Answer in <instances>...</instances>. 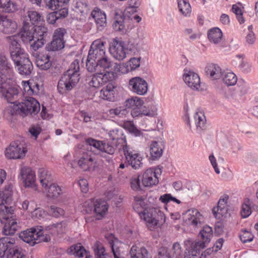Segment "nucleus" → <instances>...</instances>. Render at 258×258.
Wrapping results in <instances>:
<instances>
[{"label":"nucleus","instance_id":"1","mask_svg":"<svg viewBox=\"0 0 258 258\" xmlns=\"http://www.w3.org/2000/svg\"><path fill=\"white\" fill-rule=\"evenodd\" d=\"M12 185L9 184L0 191V221L4 224L3 230L6 236L0 238V258H26L22 248H16L15 238L9 237L14 234L18 225L13 217L14 209L9 207L12 201Z\"/></svg>","mask_w":258,"mask_h":258},{"label":"nucleus","instance_id":"2","mask_svg":"<svg viewBox=\"0 0 258 258\" xmlns=\"http://www.w3.org/2000/svg\"><path fill=\"white\" fill-rule=\"evenodd\" d=\"M15 77L12 80L4 79L0 82V98L5 99L10 103H16L15 109L17 113L22 116L36 114L40 110V103L34 98L25 97V99L21 102L14 100L17 98L19 89L13 87L15 83Z\"/></svg>","mask_w":258,"mask_h":258},{"label":"nucleus","instance_id":"3","mask_svg":"<svg viewBox=\"0 0 258 258\" xmlns=\"http://www.w3.org/2000/svg\"><path fill=\"white\" fill-rule=\"evenodd\" d=\"M129 4L130 8L126 10L124 13L119 14L116 13L114 18V22L112 24L113 29L115 31L121 34H125L129 30L134 27V22L139 23L141 21V18L136 14L129 15L130 9H133L137 7L138 4L135 0H131Z\"/></svg>","mask_w":258,"mask_h":258},{"label":"nucleus","instance_id":"4","mask_svg":"<svg viewBox=\"0 0 258 258\" xmlns=\"http://www.w3.org/2000/svg\"><path fill=\"white\" fill-rule=\"evenodd\" d=\"M80 76L79 61L75 59L59 80L57 84L58 92L63 94L71 90L79 81Z\"/></svg>","mask_w":258,"mask_h":258},{"label":"nucleus","instance_id":"5","mask_svg":"<svg viewBox=\"0 0 258 258\" xmlns=\"http://www.w3.org/2000/svg\"><path fill=\"white\" fill-rule=\"evenodd\" d=\"M134 201L133 208L139 214L140 217L153 226L157 225L159 219L156 217V210L155 209L147 210L145 199L142 196H135Z\"/></svg>","mask_w":258,"mask_h":258},{"label":"nucleus","instance_id":"6","mask_svg":"<svg viewBox=\"0 0 258 258\" xmlns=\"http://www.w3.org/2000/svg\"><path fill=\"white\" fill-rule=\"evenodd\" d=\"M44 233L42 226H37L22 232L19 234V237L30 246H34L42 241L48 242L50 240V235Z\"/></svg>","mask_w":258,"mask_h":258},{"label":"nucleus","instance_id":"7","mask_svg":"<svg viewBox=\"0 0 258 258\" xmlns=\"http://www.w3.org/2000/svg\"><path fill=\"white\" fill-rule=\"evenodd\" d=\"M122 150L125 158L126 163L128 165L135 170L143 168L144 158L137 151L126 144L123 146Z\"/></svg>","mask_w":258,"mask_h":258},{"label":"nucleus","instance_id":"8","mask_svg":"<svg viewBox=\"0 0 258 258\" xmlns=\"http://www.w3.org/2000/svg\"><path fill=\"white\" fill-rule=\"evenodd\" d=\"M15 38L14 36L10 37L11 44L10 49L11 58L14 62L15 65H19L21 62L29 58V55L23 49L21 48L20 43Z\"/></svg>","mask_w":258,"mask_h":258},{"label":"nucleus","instance_id":"9","mask_svg":"<svg viewBox=\"0 0 258 258\" xmlns=\"http://www.w3.org/2000/svg\"><path fill=\"white\" fill-rule=\"evenodd\" d=\"M27 151L21 141L16 140L6 149L5 156L10 159H21L25 156Z\"/></svg>","mask_w":258,"mask_h":258},{"label":"nucleus","instance_id":"10","mask_svg":"<svg viewBox=\"0 0 258 258\" xmlns=\"http://www.w3.org/2000/svg\"><path fill=\"white\" fill-rule=\"evenodd\" d=\"M31 30L34 33V41L31 44V50H37L45 42V38L47 34V28L44 26H32Z\"/></svg>","mask_w":258,"mask_h":258},{"label":"nucleus","instance_id":"11","mask_svg":"<svg viewBox=\"0 0 258 258\" xmlns=\"http://www.w3.org/2000/svg\"><path fill=\"white\" fill-rule=\"evenodd\" d=\"M213 236L212 228L209 226H204L199 234V237L201 240L191 242L190 240L185 241L187 246L188 244H193V247L198 248H205L206 245L210 242L211 238Z\"/></svg>","mask_w":258,"mask_h":258},{"label":"nucleus","instance_id":"12","mask_svg":"<svg viewBox=\"0 0 258 258\" xmlns=\"http://www.w3.org/2000/svg\"><path fill=\"white\" fill-rule=\"evenodd\" d=\"M15 74L11 63L4 55H0V82L4 79L12 80Z\"/></svg>","mask_w":258,"mask_h":258},{"label":"nucleus","instance_id":"13","mask_svg":"<svg viewBox=\"0 0 258 258\" xmlns=\"http://www.w3.org/2000/svg\"><path fill=\"white\" fill-rule=\"evenodd\" d=\"M70 0H44L46 7L58 12L59 16L66 17L68 15V3Z\"/></svg>","mask_w":258,"mask_h":258},{"label":"nucleus","instance_id":"14","mask_svg":"<svg viewBox=\"0 0 258 258\" xmlns=\"http://www.w3.org/2000/svg\"><path fill=\"white\" fill-rule=\"evenodd\" d=\"M128 88L134 93L139 95H144L148 91V85L144 79L139 77H136L130 80Z\"/></svg>","mask_w":258,"mask_h":258},{"label":"nucleus","instance_id":"15","mask_svg":"<svg viewBox=\"0 0 258 258\" xmlns=\"http://www.w3.org/2000/svg\"><path fill=\"white\" fill-rule=\"evenodd\" d=\"M109 51L111 55L118 60H122L126 57L127 49L124 42L121 40L114 39L110 45Z\"/></svg>","mask_w":258,"mask_h":258},{"label":"nucleus","instance_id":"16","mask_svg":"<svg viewBox=\"0 0 258 258\" xmlns=\"http://www.w3.org/2000/svg\"><path fill=\"white\" fill-rule=\"evenodd\" d=\"M105 42L101 39H97L91 44L88 54L90 58L96 59L98 60L105 56L106 49L105 47Z\"/></svg>","mask_w":258,"mask_h":258},{"label":"nucleus","instance_id":"17","mask_svg":"<svg viewBox=\"0 0 258 258\" xmlns=\"http://www.w3.org/2000/svg\"><path fill=\"white\" fill-rule=\"evenodd\" d=\"M20 174L26 187H33L36 189V176L35 172L30 167L21 168Z\"/></svg>","mask_w":258,"mask_h":258},{"label":"nucleus","instance_id":"18","mask_svg":"<svg viewBox=\"0 0 258 258\" xmlns=\"http://www.w3.org/2000/svg\"><path fill=\"white\" fill-rule=\"evenodd\" d=\"M183 79L189 87L198 90L200 87V78L198 74L185 68L183 70Z\"/></svg>","mask_w":258,"mask_h":258},{"label":"nucleus","instance_id":"19","mask_svg":"<svg viewBox=\"0 0 258 258\" xmlns=\"http://www.w3.org/2000/svg\"><path fill=\"white\" fill-rule=\"evenodd\" d=\"M79 166L84 171H87L94 165L97 164V160L92 152L87 151L83 153L81 157L78 161Z\"/></svg>","mask_w":258,"mask_h":258},{"label":"nucleus","instance_id":"20","mask_svg":"<svg viewBox=\"0 0 258 258\" xmlns=\"http://www.w3.org/2000/svg\"><path fill=\"white\" fill-rule=\"evenodd\" d=\"M17 23L8 16L0 14V31L5 34H11L15 32Z\"/></svg>","mask_w":258,"mask_h":258},{"label":"nucleus","instance_id":"21","mask_svg":"<svg viewBox=\"0 0 258 258\" xmlns=\"http://www.w3.org/2000/svg\"><path fill=\"white\" fill-rule=\"evenodd\" d=\"M157 108L155 105L151 106L150 108H147L146 106L144 108L142 106H137L132 109L131 114L133 118H137L143 115L153 117L157 115Z\"/></svg>","mask_w":258,"mask_h":258},{"label":"nucleus","instance_id":"22","mask_svg":"<svg viewBox=\"0 0 258 258\" xmlns=\"http://www.w3.org/2000/svg\"><path fill=\"white\" fill-rule=\"evenodd\" d=\"M158 182V178L154 169L149 168L144 172L142 178V183L144 187H152Z\"/></svg>","mask_w":258,"mask_h":258},{"label":"nucleus","instance_id":"23","mask_svg":"<svg viewBox=\"0 0 258 258\" xmlns=\"http://www.w3.org/2000/svg\"><path fill=\"white\" fill-rule=\"evenodd\" d=\"M25 20L23 22V25L20 32L22 40L25 43H29L31 49V44L34 41V33L33 30H31L32 25Z\"/></svg>","mask_w":258,"mask_h":258},{"label":"nucleus","instance_id":"24","mask_svg":"<svg viewBox=\"0 0 258 258\" xmlns=\"http://www.w3.org/2000/svg\"><path fill=\"white\" fill-rule=\"evenodd\" d=\"M190 247L188 250V254L184 256V258H208L211 254L216 253L214 247L207 248L205 251L200 254L201 250L204 248H195L193 244H188Z\"/></svg>","mask_w":258,"mask_h":258},{"label":"nucleus","instance_id":"25","mask_svg":"<svg viewBox=\"0 0 258 258\" xmlns=\"http://www.w3.org/2000/svg\"><path fill=\"white\" fill-rule=\"evenodd\" d=\"M98 69H102L103 71L114 70L115 71H121V64H118L111 61L106 55L98 60Z\"/></svg>","mask_w":258,"mask_h":258},{"label":"nucleus","instance_id":"26","mask_svg":"<svg viewBox=\"0 0 258 258\" xmlns=\"http://www.w3.org/2000/svg\"><path fill=\"white\" fill-rule=\"evenodd\" d=\"M228 196H224L218 201L217 206L214 207L212 212L216 218H220V216H224L227 212Z\"/></svg>","mask_w":258,"mask_h":258},{"label":"nucleus","instance_id":"27","mask_svg":"<svg viewBox=\"0 0 258 258\" xmlns=\"http://www.w3.org/2000/svg\"><path fill=\"white\" fill-rule=\"evenodd\" d=\"M187 220L193 227L201 226L203 221V217L196 209H189L186 213Z\"/></svg>","mask_w":258,"mask_h":258},{"label":"nucleus","instance_id":"28","mask_svg":"<svg viewBox=\"0 0 258 258\" xmlns=\"http://www.w3.org/2000/svg\"><path fill=\"white\" fill-rule=\"evenodd\" d=\"M131 258H152L147 249L139 244L133 245L130 251Z\"/></svg>","mask_w":258,"mask_h":258},{"label":"nucleus","instance_id":"29","mask_svg":"<svg viewBox=\"0 0 258 258\" xmlns=\"http://www.w3.org/2000/svg\"><path fill=\"white\" fill-rule=\"evenodd\" d=\"M68 253L78 258H91L89 252L80 243L71 246Z\"/></svg>","mask_w":258,"mask_h":258},{"label":"nucleus","instance_id":"30","mask_svg":"<svg viewBox=\"0 0 258 258\" xmlns=\"http://www.w3.org/2000/svg\"><path fill=\"white\" fill-rule=\"evenodd\" d=\"M72 9L81 15H85L89 13L90 6L86 0H74L72 4Z\"/></svg>","mask_w":258,"mask_h":258},{"label":"nucleus","instance_id":"31","mask_svg":"<svg viewBox=\"0 0 258 258\" xmlns=\"http://www.w3.org/2000/svg\"><path fill=\"white\" fill-rule=\"evenodd\" d=\"M38 175L40 182L42 186L44 188H46L48 185L53 183L51 174L45 168H40L38 170Z\"/></svg>","mask_w":258,"mask_h":258},{"label":"nucleus","instance_id":"32","mask_svg":"<svg viewBox=\"0 0 258 258\" xmlns=\"http://www.w3.org/2000/svg\"><path fill=\"white\" fill-rule=\"evenodd\" d=\"M91 16L94 19L98 27H104L106 25V16L103 11L96 7L91 12Z\"/></svg>","mask_w":258,"mask_h":258},{"label":"nucleus","instance_id":"33","mask_svg":"<svg viewBox=\"0 0 258 258\" xmlns=\"http://www.w3.org/2000/svg\"><path fill=\"white\" fill-rule=\"evenodd\" d=\"M17 68L19 73L25 76H29L33 70V66L29 58L19 63V65H15Z\"/></svg>","mask_w":258,"mask_h":258},{"label":"nucleus","instance_id":"34","mask_svg":"<svg viewBox=\"0 0 258 258\" xmlns=\"http://www.w3.org/2000/svg\"><path fill=\"white\" fill-rule=\"evenodd\" d=\"M108 205L106 202L102 200H97L94 203V212L95 213L97 219H102L108 210Z\"/></svg>","mask_w":258,"mask_h":258},{"label":"nucleus","instance_id":"35","mask_svg":"<svg viewBox=\"0 0 258 258\" xmlns=\"http://www.w3.org/2000/svg\"><path fill=\"white\" fill-rule=\"evenodd\" d=\"M115 87L113 84L109 83L100 91V97L109 101H114L115 100Z\"/></svg>","mask_w":258,"mask_h":258},{"label":"nucleus","instance_id":"36","mask_svg":"<svg viewBox=\"0 0 258 258\" xmlns=\"http://www.w3.org/2000/svg\"><path fill=\"white\" fill-rule=\"evenodd\" d=\"M205 72L207 75L214 80L221 78L223 73L221 72V68L214 63L208 64L205 68Z\"/></svg>","mask_w":258,"mask_h":258},{"label":"nucleus","instance_id":"37","mask_svg":"<svg viewBox=\"0 0 258 258\" xmlns=\"http://www.w3.org/2000/svg\"><path fill=\"white\" fill-rule=\"evenodd\" d=\"M48 198L56 199L63 193V189L57 183H52L45 188Z\"/></svg>","mask_w":258,"mask_h":258},{"label":"nucleus","instance_id":"38","mask_svg":"<svg viewBox=\"0 0 258 258\" xmlns=\"http://www.w3.org/2000/svg\"><path fill=\"white\" fill-rule=\"evenodd\" d=\"M140 66V58L133 57L125 64H121L122 67L121 69V73H127L129 72L135 70Z\"/></svg>","mask_w":258,"mask_h":258},{"label":"nucleus","instance_id":"39","mask_svg":"<svg viewBox=\"0 0 258 258\" xmlns=\"http://www.w3.org/2000/svg\"><path fill=\"white\" fill-rule=\"evenodd\" d=\"M258 207L255 205L253 202L249 199H245L241 206L240 211L241 215L242 218H246L249 216L252 212V209H255Z\"/></svg>","mask_w":258,"mask_h":258},{"label":"nucleus","instance_id":"40","mask_svg":"<svg viewBox=\"0 0 258 258\" xmlns=\"http://www.w3.org/2000/svg\"><path fill=\"white\" fill-rule=\"evenodd\" d=\"M37 67L41 70H48L52 66L48 54H43L38 56L36 60Z\"/></svg>","mask_w":258,"mask_h":258},{"label":"nucleus","instance_id":"41","mask_svg":"<svg viewBox=\"0 0 258 258\" xmlns=\"http://www.w3.org/2000/svg\"><path fill=\"white\" fill-rule=\"evenodd\" d=\"M223 33L220 29L218 27L210 29L208 32L209 40L214 44L219 43L222 39Z\"/></svg>","mask_w":258,"mask_h":258},{"label":"nucleus","instance_id":"42","mask_svg":"<svg viewBox=\"0 0 258 258\" xmlns=\"http://www.w3.org/2000/svg\"><path fill=\"white\" fill-rule=\"evenodd\" d=\"M163 144L156 141L153 142L150 145V152L153 159L161 156L163 153Z\"/></svg>","mask_w":258,"mask_h":258},{"label":"nucleus","instance_id":"43","mask_svg":"<svg viewBox=\"0 0 258 258\" xmlns=\"http://www.w3.org/2000/svg\"><path fill=\"white\" fill-rule=\"evenodd\" d=\"M18 10V6L11 0H0V11L13 13Z\"/></svg>","mask_w":258,"mask_h":258},{"label":"nucleus","instance_id":"44","mask_svg":"<svg viewBox=\"0 0 258 258\" xmlns=\"http://www.w3.org/2000/svg\"><path fill=\"white\" fill-rule=\"evenodd\" d=\"M224 84L227 86H234L238 81L236 75L231 71H224L221 76Z\"/></svg>","mask_w":258,"mask_h":258},{"label":"nucleus","instance_id":"45","mask_svg":"<svg viewBox=\"0 0 258 258\" xmlns=\"http://www.w3.org/2000/svg\"><path fill=\"white\" fill-rule=\"evenodd\" d=\"M179 12L184 17H189L191 8L188 0H177Z\"/></svg>","mask_w":258,"mask_h":258},{"label":"nucleus","instance_id":"46","mask_svg":"<svg viewBox=\"0 0 258 258\" xmlns=\"http://www.w3.org/2000/svg\"><path fill=\"white\" fill-rule=\"evenodd\" d=\"M95 258H113L105 252V249L101 243L96 241L93 246Z\"/></svg>","mask_w":258,"mask_h":258},{"label":"nucleus","instance_id":"47","mask_svg":"<svg viewBox=\"0 0 258 258\" xmlns=\"http://www.w3.org/2000/svg\"><path fill=\"white\" fill-rule=\"evenodd\" d=\"M24 90L28 95L37 94L39 91V86L37 84H30L29 81L23 82Z\"/></svg>","mask_w":258,"mask_h":258},{"label":"nucleus","instance_id":"48","mask_svg":"<svg viewBox=\"0 0 258 258\" xmlns=\"http://www.w3.org/2000/svg\"><path fill=\"white\" fill-rule=\"evenodd\" d=\"M31 22V25H37L40 22L43 21L42 15L36 11H30L28 12L27 17H26L25 20H28Z\"/></svg>","mask_w":258,"mask_h":258},{"label":"nucleus","instance_id":"49","mask_svg":"<svg viewBox=\"0 0 258 258\" xmlns=\"http://www.w3.org/2000/svg\"><path fill=\"white\" fill-rule=\"evenodd\" d=\"M194 118L197 129L203 130L206 122L204 112L202 111L196 112L194 115Z\"/></svg>","mask_w":258,"mask_h":258},{"label":"nucleus","instance_id":"50","mask_svg":"<svg viewBox=\"0 0 258 258\" xmlns=\"http://www.w3.org/2000/svg\"><path fill=\"white\" fill-rule=\"evenodd\" d=\"M104 73H99L102 81H103V84L113 81L117 73H121V71H115L114 70L104 71Z\"/></svg>","mask_w":258,"mask_h":258},{"label":"nucleus","instance_id":"51","mask_svg":"<svg viewBox=\"0 0 258 258\" xmlns=\"http://www.w3.org/2000/svg\"><path fill=\"white\" fill-rule=\"evenodd\" d=\"M144 102L139 97L135 96L127 99L125 102L126 107L128 108H135L137 106H142Z\"/></svg>","mask_w":258,"mask_h":258},{"label":"nucleus","instance_id":"52","mask_svg":"<svg viewBox=\"0 0 258 258\" xmlns=\"http://www.w3.org/2000/svg\"><path fill=\"white\" fill-rule=\"evenodd\" d=\"M64 41L57 39H53L52 41L47 46L49 51H56L64 47Z\"/></svg>","mask_w":258,"mask_h":258},{"label":"nucleus","instance_id":"53","mask_svg":"<svg viewBox=\"0 0 258 258\" xmlns=\"http://www.w3.org/2000/svg\"><path fill=\"white\" fill-rule=\"evenodd\" d=\"M108 135L110 139L112 141H116V142L119 143H120L119 141L125 142V137L123 136L121 130H113L109 132Z\"/></svg>","mask_w":258,"mask_h":258},{"label":"nucleus","instance_id":"54","mask_svg":"<svg viewBox=\"0 0 258 258\" xmlns=\"http://www.w3.org/2000/svg\"><path fill=\"white\" fill-rule=\"evenodd\" d=\"M115 150V148L114 147L108 143H105L102 142L99 152H101L100 155L102 157H105L104 156L105 153H107L109 155H113L114 153Z\"/></svg>","mask_w":258,"mask_h":258},{"label":"nucleus","instance_id":"55","mask_svg":"<svg viewBox=\"0 0 258 258\" xmlns=\"http://www.w3.org/2000/svg\"><path fill=\"white\" fill-rule=\"evenodd\" d=\"M99 75L100 74L99 73L92 76L91 80L89 82L90 86L97 88L103 85V81H102L101 77Z\"/></svg>","mask_w":258,"mask_h":258},{"label":"nucleus","instance_id":"56","mask_svg":"<svg viewBox=\"0 0 258 258\" xmlns=\"http://www.w3.org/2000/svg\"><path fill=\"white\" fill-rule=\"evenodd\" d=\"M102 143V141H97L91 138L87 139L86 140V144L88 146L87 147L88 151H89V150H90V152H91L92 147L99 151Z\"/></svg>","mask_w":258,"mask_h":258},{"label":"nucleus","instance_id":"57","mask_svg":"<svg viewBox=\"0 0 258 258\" xmlns=\"http://www.w3.org/2000/svg\"><path fill=\"white\" fill-rule=\"evenodd\" d=\"M48 214L53 217L58 218L64 214V210L55 206H51L48 209Z\"/></svg>","mask_w":258,"mask_h":258},{"label":"nucleus","instance_id":"58","mask_svg":"<svg viewBox=\"0 0 258 258\" xmlns=\"http://www.w3.org/2000/svg\"><path fill=\"white\" fill-rule=\"evenodd\" d=\"M86 68L88 72H94L98 69V61L96 59L90 58L88 55L86 60Z\"/></svg>","mask_w":258,"mask_h":258},{"label":"nucleus","instance_id":"59","mask_svg":"<svg viewBox=\"0 0 258 258\" xmlns=\"http://www.w3.org/2000/svg\"><path fill=\"white\" fill-rule=\"evenodd\" d=\"M249 89L248 84L243 79H240L237 81V91L240 95H243L247 93Z\"/></svg>","mask_w":258,"mask_h":258},{"label":"nucleus","instance_id":"60","mask_svg":"<svg viewBox=\"0 0 258 258\" xmlns=\"http://www.w3.org/2000/svg\"><path fill=\"white\" fill-rule=\"evenodd\" d=\"M131 188L135 191H140L143 190V184H141L139 176L133 177L130 181Z\"/></svg>","mask_w":258,"mask_h":258},{"label":"nucleus","instance_id":"61","mask_svg":"<svg viewBox=\"0 0 258 258\" xmlns=\"http://www.w3.org/2000/svg\"><path fill=\"white\" fill-rule=\"evenodd\" d=\"M239 237L241 241L245 243L252 241L254 236L250 232L244 230L241 231V233L239 235Z\"/></svg>","mask_w":258,"mask_h":258},{"label":"nucleus","instance_id":"62","mask_svg":"<svg viewBox=\"0 0 258 258\" xmlns=\"http://www.w3.org/2000/svg\"><path fill=\"white\" fill-rule=\"evenodd\" d=\"M232 12L236 15L237 20L240 24H242L245 20L243 17L241 9L236 5H233L232 8Z\"/></svg>","mask_w":258,"mask_h":258},{"label":"nucleus","instance_id":"63","mask_svg":"<svg viewBox=\"0 0 258 258\" xmlns=\"http://www.w3.org/2000/svg\"><path fill=\"white\" fill-rule=\"evenodd\" d=\"M172 251V256L175 258H180L183 253V250L178 242H175L173 244Z\"/></svg>","mask_w":258,"mask_h":258},{"label":"nucleus","instance_id":"64","mask_svg":"<svg viewBox=\"0 0 258 258\" xmlns=\"http://www.w3.org/2000/svg\"><path fill=\"white\" fill-rule=\"evenodd\" d=\"M54 11V12L50 13L47 16L46 20L49 24H54L57 19L63 18L62 16L58 15V12Z\"/></svg>","mask_w":258,"mask_h":258}]
</instances>
